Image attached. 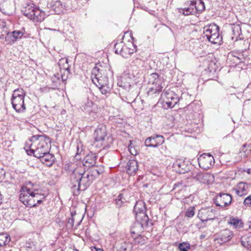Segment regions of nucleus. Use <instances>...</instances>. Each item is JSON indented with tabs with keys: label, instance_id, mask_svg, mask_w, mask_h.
Returning a JSON list of instances; mask_svg holds the SVG:
<instances>
[{
	"label": "nucleus",
	"instance_id": "nucleus-53",
	"mask_svg": "<svg viewBox=\"0 0 251 251\" xmlns=\"http://www.w3.org/2000/svg\"><path fill=\"white\" fill-rule=\"evenodd\" d=\"M76 149H77V152L76 153V155L75 156V158L77 160H78V159H80V158L78 157V155L81 153V152L82 151V150H81L80 151H79V148H78V146H77Z\"/></svg>",
	"mask_w": 251,
	"mask_h": 251
},
{
	"label": "nucleus",
	"instance_id": "nucleus-20",
	"mask_svg": "<svg viewBox=\"0 0 251 251\" xmlns=\"http://www.w3.org/2000/svg\"><path fill=\"white\" fill-rule=\"evenodd\" d=\"M82 109L86 113L92 115L93 118H95L97 113L98 108L96 105H95L92 101H88L84 105L82 106Z\"/></svg>",
	"mask_w": 251,
	"mask_h": 251
},
{
	"label": "nucleus",
	"instance_id": "nucleus-48",
	"mask_svg": "<svg viewBox=\"0 0 251 251\" xmlns=\"http://www.w3.org/2000/svg\"><path fill=\"white\" fill-rule=\"evenodd\" d=\"M198 4V5H196L197 7L198 11H202L205 9V5L204 2L201 0H198V3L197 2V4Z\"/></svg>",
	"mask_w": 251,
	"mask_h": 251
},
{
	"label": "nucleus",
	"instance_id": "nucleus-51",
	"mask_svg": "<svg viewBox=\"0 0 251 251\" xmlns=\"http://www.w3.org/2000/svg\"><path fill=\"white\" fill-rule=\"evenodd\" d=\"M133 63L134 65L139 67L142 66L143 61L138 57H136V58L133 61Z\"/></svg>",
	"mask_w": 251,
	"mask_h": 251
},
{
	"label": "nucleus",
	"instance_id": "nucleus-18",
	"mask_svg": "<svg viewBox=\"0 0 251 251\" xmlns=\"http://www.w3.org/2000/svg\"><path fill=\"white\" fill-rule=\"evenodd\" d=\"M232 235V232L230 230L226 229L219 233L218 236L215 238V241L220 244H223L229 241Z\"/></svg>",
	"mask_w": 251,
	"mask_h": 251
},
{
	"label": "nucleus",
	"instance_id": "nucleus-37",
	"mask_svg": "<svg viewBox=\"0 0 251 251\" xmlns=\"http://www.w3.org/2000/svg\"><path fill=\"white\" fill-rule=\"evenodd\" d=\"M60 68L65 70L69 71L70 67L68 64L67 58H61L59 60L58 62Z\"/></svg>",
	"mask_w": 251,
	"mask_h": 251
},
{
	"label": "nucleus",
	"instance_id": "nucleus-33",
	"mask_svg": "<svg viewBox=\"0 0 251 251\" xmlns=\"http://www.w3.org/2000/svg\"><path fill=\"white\" fill-rule=\"evenodd\" d=\"M92 81L97 86L109 85V79L106 75L98 79H92Z\"/></svg>",
	"mask_w": 251,
	"mask_h": 251
},
{
	"label": "nucleus",
	"instance_id": "nucleus-14",
	"mask_svg": "<svg viewBox=\"0 0 251 251\" xmlns=\"http://www.w3.org/2000/svg\"><path fill=\"white\" fill-rule=\"evenodd\" d=\"M19 196L20 201L26 206L32 207V203H33L31 199L32 190L25 187L22 188Z\"/></svg>",
	"mask_w": 251,
	"mask_h": 251
},
{
	"label": "nucleus",
	"instance_id": "nucleus-19",
	"mask_svg": "<svg viewBox=\"0 0 251 251\" xmlns=\"http://www.w3.org/2000/svg\"><path fill=\"white\" fill-rule=\"evenodd\" d=\"M172 167L173 169L179 174H184L189 170L184 161L180 159H176L173 163Z\"/></svg>",
	"mask_w": 251,
	"mask_h": 251
},
{
	"label": "nucleus",
	"instance_id": "nucleus-10",
	"mask_svg": "<svg viewBox=\"0 0 251 251\" xmlns=\"http://www.w3.org/2000/svg\"><path fill=\"white\" fill-rule=\"evenodd\" d=\"M216 212L212 207L202 208L199 211L198 217L202 222L214 220L216 217Z\"/></svg>",
	"mask_w": 251,
	"mask_h": 251
},
{
	"label": "nucleus",
	"instance_id": "nucleus-41",
	"mask_svg": "<svg viewBox=\"0 0 251 251\" xmlns=\"http://www.w3.org/2000/svg\"><path fill=\"white\" fill-rule=\"evenodd\" d=\"M232 31L234 36L237 38L241 33V27L239 25H234L232 27Z\"/></svg>",
	"mask_w": 251,
	"mask_h": 251
},
{
	"label": "nucleus",
	"instance_id": "nucleus-44",
	"mask_svg": "<svg viewBox=\"0 0 251 251\" xmlns=\"http://www.w3.org/2000/svg\"><path fill=\"white\" fill-rule=\"evenodd\" d=\"M195 214V207H189L185 213V216L188 218H191L194 216Z\"/></svg>",
	"mask_w": 251,
	"mask_h": 251
},
{
	"label": "nucleus",
	"instance_id": "nucleus-12",
	"mask_svg": "<svg viewBox=\"0 0 251 251\" xmlns=\"http://www.w3.org/2000/svg\"><path fill=\"white\" fill-rule=\"evenodd\" d=\"M231 196L227 193H220L217 195L215 199V203L218 206L225 207L231 204Z\"/></svg>",
	"mask_w": 251,
	"mask_h": 251
},
{
	"label": "nucleus",
	"instance_id": "nucleus-42",
	"mask_svg": "<svg viewBox=\"0 0 251 251\" xmlns=\"http://www.w3.org/2000/svg\"><path fill=\"white\" fill-rule=\"evenodd\" d=\"M232 55L235 58L234 60L238 63L243 62L244 59V56L242 53H233Z\"/></svg>",
	"mask_w": 251,
	"mask_h": 251
},
{
	"label": "nucleus",
	"instance_id": "nucleus-26",
	"mask_svg": "<svg viewBox=\"0 0 251 251\" xmlns=\"http://www.w3.org/2000/svg\"><path fill=\"white\" fill-rule=\"evenodd\" d=\"M127 173L131 175H134L138 169L137 161L134 159L129 160L127 163Z\"/></svg>",
	"mask_w": 251,
	"mask_h": 251
},
{
	"label": "nucleus",
	"instance_id": "nucleus-21",
	"mask_svg": "<svg viewBox=\"0 0 251 251\" xmlns=\"http://www.w3.org/2000/svg\"><path fill=\"white\" fill-rule=\"evenodd\" d=\"M97 156L94 153L91 152L85 156L82 161L83 165L87 167L94 166Z\"/></svg>",
	"mask_w": 251,
	"mask_h": 251
},
{
	"label": "nucleus",
	"instance_id": "nucleus-57",
	"mask_svg": "<svg viewBox=\"0 0 251 251\" xmlns=\"http://www.w3.org/2000/svg\"><path fill=\"white\" fill-rule=\"evenodd\" d=\"M175 186H176V187L174 188V189H176V187H178H178H179V185H177V186H176V185H175Z\"/></svg>",
	"mask_w": 251,
	"mask_h": 251
},
{
	"label": "nucleus",
	"instance_id": "nucleus-11",
	"mask_svg": "<svg viewBox=\"0 0 251 251\" xmlns=\"http://www.w3.org/2000/svg\"><path fill=\"white\" fill-rule=\"evenodd\" d=\"M161 97L168 108H173L179 101V98L173 91L164 92Z\"/></svg>",
	"mask_w": 251,
	"mask_h": 251
},
{
	"label": "nucleus",
	"instance_id": "nucleus-45",
	"mask_svg": "<svg viewBox=\"0 0 251 251\" xmlns=\"http://www.w3.org/2000/svg\"><path fill=\"white\" fill-rule=\"evenodd\" d=\"M135 242L139 245H144L146 243V238L145 237L139 235L135 238Z\"/></svg>",
	"mask_w": 251,
	"mask_h": 251
},
{
	"label": "nucleus",
	"instance_id": "nucleus-59",
	"mask_svg": "<svg viewBox=\"0 0 251 251\" xmlns=\"http://www.w3.org/2000/svg\"><path fill=\"white\" fill-rule=\"evenodd\" d=\"M75 251H78L77 250H75Z\"/></svg>",
	"mask_w": 251,
	"mask_h": 251
},
{
	"label": "nucleus",
	"instance_id": "nucleus-22",
	"mask_svg": "<svg viewBox=\"0 0 251 251\" xmlns=\"http://www.w3.org/2000/svg\"><path fill=\"white\" fill-rule=\"evenodd\" d=\"M32 193L31 200H32V202L33 203H32V207H35L38 204H41L45 197L44 194L41 193H39V191L37 190H32Z\"/></svg>",
	"mask_w": 251,
	"mask_h": 251
},
{
	"label": "nucleus",
	"instance_id": "nucleus-31",
	"mask_svg": "<svg viewBox=\"0 0 251 251\" xmlns=\"http://www.w3.org/2000/svg\"><path fill=\"white\" fill-rule=\"evenodd\" d=\"M51 8L55 14H59L63 11V5L60 0H56L52 2Z\"/></svg>",
	"mask_w": 251,
	"mask_h": 251
},
{
	"label": "nucleus",
	"instance_id": "nucleus-24",
	"mask_svg": "<svg viewBox=\"0 0 251 251\" xmlns=\"http://www.w3.org/2000/svg\"><path fill=\"white\" fill-rule=\"evenodd\" d=\"M104 171V167L102 165L94 166L90 169V170L87 173L94 180V179L98 177L100 175L102 174Z\"/></svg>",
	"mask_w": 251,
	"mask_h": 251
},
{
	"label": "nucleus",
	"instance_id": "nucleus-43",
	"mask_svg": "<svg viewBox=\"0 0 251 251\" xmlns=\"http://www.w3.org/2000/svg\"><path fill=\"white\" fill-rule=\"evenodd\" d=\"M101 93L103 95H106L107 93L110 92V88L108 85H102V86H98Z\"/></svg>",
	"mask_w": 251,
	"mask_h": 251
},
{
	"label": "nucleus",
	"instance_id": "nucleus-34",
	"mask_svg": "<svg viewBox=\"0 0 251 251\" xmlns=\"http://www.w3.org/2000/svg\"><path fill=\"white\" fill-rule=\"evenodd\" d=\"M9 33L7 27H6V23L4 21H0V39L5 38Z\"/></svg>",
	"mask_w": 251,
	"mask_h": 251
},
{
	"label": "nucleus",
	"instance_id": "nucleus-5",
	"mask_svg": "<svg viewBox=\"0 0 251 251\" xmlns=\"http://www.w3.org/2000/svg\"><path fill=\"white\" fill-rule=\"evenodd\" d=\"M94 136L95 144L99 143L103 149L109 148L112 143V138L107 136L106 127L104 125L98 126L95 130Z\"/></svg>",
	"mask_w": 251,
	"mask_h": 251
},
{
	"label": "nucleus",
	"instance_id": "nucleus-9",
	"mask_svg": "<svg viewBox=\"0 0 251 251\" xmlns=\"http://www.w3.org/2000/svg\"><path fill=\"white\" fill-rule=\"evenodd\" d=\"M163 80L157 73H152L149 77V87L148 91V94H153L161 91L163 86L162 83Z\"/></svg>",
	"mask_w": 251,
	"mask_h": 251
},
{
	"label": "nucleus",
	"instance_id": "nucleus-40",
	"mask_svg": "<svg viewBox=\"0 0 251 251\" xmlns=\"http://www.w3.org/2000/svg\"><path fill=\"white\" fill-rule=\"evenodd\" d=\"M178 249L179 251H188L190 249V245L187 242L180 243L178 244Z\"/></svg>",
	"mask_w": 251,
	"mask_h": 251
},
{
	"label": "nucleus",
	"instance_id": "nucleus-23",
	"mask_svg": "<svg viewBox=\"0 0 251 251\" xmlns=\"http://www.w3.org/2000/svg\"><path fill=\"white\" fill-rule=\"evenodd\" d=\"M134 212L135 214V217L140 216L142 214L145 216H148L146 213V207L145 203L142 201H137L134 207Z\"/></svg>",
	"mask_w": 251,
	"mask_h": 251
},
{
	"label": "nucleus",
	"instance_id": "nucleus-2",
	"mask_svg": "<svg viewBox=\"0 0 251 251\" xmlns=\"http://www.w3.org/2000/svg\"><path fill=\"white\" fill-rule=\"evenodd\" d=\"M50 140L45 135H34L25 143V150L27 153L36 158L50 151Z\"/></svg>",
	"mask_w": 251,
	"mask_h": 251
},
{
	"label": "nucleus",
	"instance_id": "nucleus-6",
	"mask_svg": "<svg viewBox=\"0 0 251 251\" xmlns=\"http://www.w3.org/2000/svg\"><path fill=\"white\" fill-rule=\"evenodd\" d=\"M25 93L23 89H17L13 93L11 103L13 108L17 112L21 113L25 111L26 107L24 103Z\"/></svg>",
	"mask_w": 251,
	"mask_h": 251
},
{
	"label": "nucleus",
	"instance_id": "nucleus-56",
	"mask_svg": "<svg viewBox=\"0 0 251 251\" xmlns=\"http://www.w3.org/2000/svg\"><path fill=\"white\" fill-rule=\"evenodd\" d=\"M249 228L251 229V221L249 222Z\"/></svg>",
	"mask_w": 251,
	"mask_h": 251
},
{
	"label": "nucleus",
	"instance_id": "nucleus-55",
	"mask_svg": "<svg viewBox=\"0 0 251 251\" xmlns=\"http://www.w3.org/2000/svg\"><path fill=\"white\" fill-rule=\"evenodd\" d=\"M81 221H80V222H79L78 223H77V224L75 226V228H76L79 225Z\"/></svg>",
	"mask_w": 251,
	"mask_h": 251
},
{
	"label": "nucleus",
	"instance_id": "nucleus-46",
	"mask_svg": "<svg viewBox=\"0 0 251 251\" xmlns=\"http://www.w3.org/2000/svg\"><path fill=\"white\" fill-rule=\"evenodd\" d=\"M12 32L17 40L21 39L24 35V32L20 30H14Z\"/></svg>",
	"mask_w": 251,
	"mask_h": 251
},
{
	"label": "nucleus",
	"instance_id": "nucleus-1",
	"mask_svg": "<svg viewBox=\"0 0 251 251\" xmlns=\"http://www.w3.org/2000/svg\"><path fill=\"white\" fill-rule=\"evenodd\" d=\"M68 171L71 174L70 188L74 196H78L93 182L92 178L82 167L75 168V165H69Z\"/></svg>",
	"mask_w": 251,
	"mask_h": 251
},
{
	"label": "nucleus",
	"instance_id": "nucleus-38",
	"mask_svg": "<svg viewBox=\"0 0 251 251\" xmlns=\"http://www.w3.org/2000/svg\"><path fill=\"white\" fill-rule=\"evenodd\" d=\"M5 41L7 44L12 45L17 41L13 32H9L5 38Z\"/></svg>",
	"mask_w": 251,
	"mask_h": 251
},
{
	"label": "nucleus",
	"instance_id": "nucleus-36",
	"mask_svg": "<svg viewBox=\"0 0 251 251\" xmlns=\"http://www.w3.org/2000/svg\"><path fill=\"white\" fill-rule=\"evenodd\" d=\"M185 193H186V187H183L175 192V196L177 199L184 200L187 198V195H185Z\"/></svg>",
	"mask_w": 251,
	"mask_h": 251
},
{
	"label": "nucleus",
	"instance_id": "nucleus-27",
	"mask_svg": "<svg viewBox=\"0 0 251 251\" xmlns=\"http://www.w3.org/2000/svg\"><path fill=\"white\" fill-rule=\"evenodd\" d=\"M213 177L210 174L206 173L199 172L194 176V178L203 183H209L210 178Z\"/></svg>",
	"mask_w": 251,
	"mask_h": 251
},
{
	"label": "nucleus",
	"instance_id": "nucleus-4",
	"mask_svg": "<svg viewBox=\"0 0 251 251\" xmlns=\"http://www.w3.org/2000/svg\"><path fill=\"white\" fill-rule=\"evenodd\" d=\"M203 35L213 44H220L222 37L220 35L219 27L215 24H211L203 27Z\"/></svg>",
	"mask_w": 251,
	"mask_h": 251
},
{
	"label": "nucleus",
	"instance_id": "nucleus-54",
	"mask_svg": "<svg viewBox=\"0 0 251 251\" xmlns=\"http://www.w3.org/2000/svg\"><path fill=\"white\" fill-rule=\"evenodd\" d=\"M91 251H103V250L102 249L100 248H98L96 247H92L91 248Z\"/></svg>",
	"mask_w": 251,
	"mask_h": 251
},
{
	"label": "nucleus",
	"instance_id": "nucleus-17",
	"mask_svg": "<svg viewBox=\"0 0 251 251\" xmlns=\"http://www.w3.org/2000/svg\"><path fill=\"white\" fill-rule=\"evenodd\" d=\"M186 5H189L190 7L185 8L178 9V12L182 13L185 16L194 14L198 12V8L196 6L197 1L195 0L188 1L186 2Z\"/></svg>",
	"mask_w": 251,
	"mask_h": 251
},
{
	"label": "nucleus",
	"instance_id": "nucleus-13",
	"mask_svg": "<svg viewBox=\"0 0 251 251\" xmlns=\"http://www.w3.org/2000/svg\"><path fill=\"white\" fill-rule=\"evenodd\" d=\"M200 166L204 169H210L214 164V159L210 153H204L198 159Z\"/></svg>",
	"mask_w": 251,
	"mask_h": 251
},
{
	"label": "nucleus",
	"instance_id": "nucleus-32",
	"mask_svg": "<svg viewBox=\"0 0 251 251\" xmlns=\"http://www.w3.org/2000/svg\"><path fill=\"white\" fill-rule=\"evenodd\" d=\"M228 224L232 225L235 228H240L243 227V223L242 221L237 217L230 218Z\"/></svg>",
	"mask_w": 251,
	"mask_h": 251
},
{
	"label": "nucleus",
	"instance_id": "nucleus-7",
	"mask_svg": "<svg viewBox=\"0 0 251 251\" xmlns=\"http://www.w3.org/2000/svg\"><path fill=\"white\" fill-rule=\"evenodd\" d=\"M137 47L131 42L127 43L121 41L117 42L114 46L115 52L121 54L124 58H128L136 51Z\"/></svg>",
	"mask_w": 251,
	"mask_h": 251
},
{
	"label": "nucleus",
	"instance_id": "nucleus-30",
	"mask_svg": "<svg viewBox=\"0 0 251 251\" xmlns=\"http://www.w3.org/2000/svg\"><path fill=\"white\" fill-rule=\"evenodd\" d=\"M251 153V145L245 144L240 150L239 154L241 158H244Z\"/></svg>",
	"mask_w": 251,
	"mask_h": 251
},
{
	"label": "nucleus",
	"instance_id": "nucleus-49",
	"mask_svg": "<svg viewBox=\"0 0 251 251\" xmlns=\"http://www.w3.org/2000/svg\"><path fill=\"white\" fill-rule=\"evenodd\" d=\"M51 80L53 83V87H57L58 84L60 82L59 77L58 76L56 77L55 75L51 78Z\"/></svg>",
	"mask_w": 251,
	"mask_h": 251
},
{
	"label": "nucleus",
	"instance_id": "nucleus-52",
	"mask_svg": "<svg viewBox=\"0 0 251 251\" xmlns=\"http://www.w3.org/2000/svg\"><path fill=\"white\" fill-rule=\"evenodd\" d=\"M128 150L130 153L133 155H135L137 154L136 151L131 146H129L128 147Z\"/></svg>",
	"mask_w": 251,
	"mask_h": 251
},
{
	"label": "nucleus",
	"instance_id": "nucleus-8",
	"mask_svg": "<svg viewBox=\"0 0 251 251\" xmlns=\"http://www.w3.org/2000/svg\"><path fill=\"white\" fill-rule=\"evenodd\" d=\"M141 216L135 217L136 221L133 225L132 233L142 232L152 226V224L150 221L148 216L143 214Z\"/></svg>",
	"mask_w": 251,
	"mask_h": 251
},
{
	"label": "nucleus",
	"instance_id": "nucleus-35",
	"mask_svg": "<svg viewBox=\"0 0 251 251\" xmlns=\"http://www.w3.org/2000/svg\"><path fill=\"white\" fill-rule=\"evenodd\" d=\"M10 237L6 233L0 234V247L6 245L10 241Z\"/></svg>",
	"mask_w": 251,
	"mask_h": 251
},
{
	"label": "nucleus",
	"instance_id": "nucleus-29",
	"mask_svg": "<svg viewBox=\"0 0 251 251\" xmlns=\"http://www.w3.org/2000/svg\"><path fill=\"white\" fill-rule=\"evenodd\" d=\"M105 70L100 69L98 67H95L92 72V80L98 79L105 75Z\"/></svg>",
	"mask_w": 251,
	"mask_h": 251
},
{
	"label": "nucleus",
	"instance_id": "nucleus-50",
	"mask_svg": "<svg viewBox=\"0 0 251 251\" xmlns=\"http://www.w3.org/2000/svg\"><path fill=\"white\" fill-rule=\"evenodd\" d=\"M75 218L74 216L72 214V218H69L68 221L67 226L70 228H73L74 226Z\"/></svg>",
	"mask_w": 251,
	"mask_h": 251
},
{
	"label": "nucleus",
	"instance_id": "nucleus-25",
	"mask_svg": "<svg viewBox=\"0 0 251 251\" xmlns=\"http://www.w3.org/2000/svg\"><path fill=\"white\" fill-rule=\"evenodd\" d=\"M248 184L246 182H240L233 189L236 194L240 197L244 196L247 194Z\"/></svg>",
	"mask_w": 251,
	"mask_h": 251
},
{
	"label": "nucleus",
	"instance_id": "nucleus-58",
	"mask_svg": "<svg viewBox=\"0 0 251 251\" xmlns=\"http://www.w3.org/2000/svg\"><path fill=\"white\" fill-rule=\"evenodd\" d=\"M247 173H248V174H250V173H251V170H250V169H248V171H247Z\"/></svg>",
	"mask_w": 251,
	"mask_h": 251
},
{
	"label": "nucleus",
	"instance_id": "nucleus-3",
	"mask_svg": "<svg viewBox=\"0 0 251 251\" xmlns=\"http://www.w3.org/2000/svg\"><path fill=\"white\" fill-rule=\"evenodd\" d=\"M23 14L34 22H41L46 18L44 11L34 3L27 4L22 10Z\"/></svg>",
	"mask_w": 251,
	"mask_h": 251
},
{
	"label": "nucleus",
	"instance_id": "nucleus-16",
	"mask_svg": "<svg viewBox=\"0 0 251 251\" xmlns=\"http://www.w3.org/2000/svg\"><path fill=\"white\" fill-rule=\"evenodd\" d=\"M133 77L132 75H124L122 76L121 81L118 82V85L125 90L129 91L134 84Z\"/></svg>",
	"mask_w": 251,
	"mask_h": 251
},
{
	"label": "nucleus",
	"instance_id": "nucleus-28",
	"mask_svg": "<svg viewBox=\"0 0 251 251\" xmlns=\"http://www.w3.org/2000/svg\"><path fill=\"white\" fill-rule=\"evenodd\" d=\"M38 158H40L42 162L48 166H52L55 159L54 155L50 153L49 151Z\"/></svg>",
	"mask_w": 251,
	"mask_h": 251
},
{
	"label": "nucleus",
	"instance_id": "nucleus-47",
	"mask_svg": "<svg viewBox=\"0 0 251 251\" xmlns=\"http://www.w3.org/2000/svg\"><path fill=\"white\" fill-rule=\"evenodd\" d=\"M243 204L246 207L251 206V195L248 196L244 199Z\"/></svg>",
	"mask_w": 251,
	"mask_h": 251
},
{
	"label": "nucleus",
	"instance_id": "nucleus-15",
	"mask_svg": "<svg viewBox=\"0 0 251 251\" xmlns=\"http://www.w3.org/2000/svg\"><path fill=\"white\" fill-rule=\"evenodd\" d=\"M164 142V138L162 135H154L147 138L145 141V146L150 147H157Z\"/></svg>",
	"mask_w": 251,
	"mask_h": 251
},
{
	"label": "nucleus",
	"instance_id": "nucleus-39",
	"mask_svg": "<svg viewBox=\"0 0 251 251\" xmlns=\"http://www.w3.org/2000/svg\"><path fill=\"white\" fill-rule=\"evenodd\" d=\"M126 201V200L124 198L123 194H120L117 198L115 200L116 204L118 207H121L123 203H124Z\"/></svg>",
	"mask_w": 251,
	"mask_h": 251
}]
</instances>
